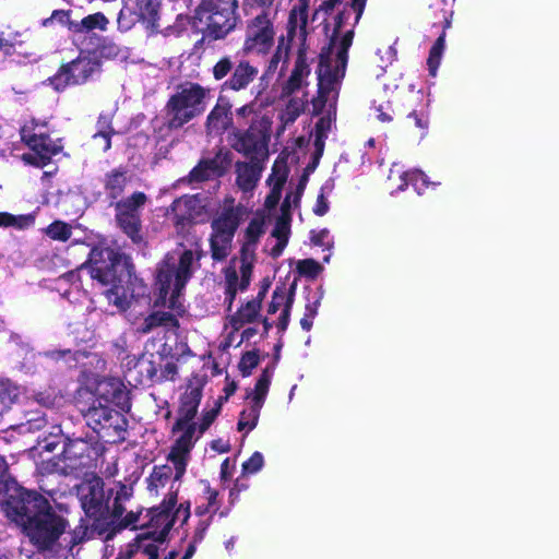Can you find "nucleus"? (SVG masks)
Listing matches in <instances>:
<instances>
[{"label":"nucleus","mask_w":559,"mask_h":559,"mask_svg":"<svg viewBox=\"0 0 559 559\" xmlns=\"http://www.w3.org/2000/svg\"><path fill=\"white\" fill-rule=\"evenodd\" d=\"M2 509L8 519L22 527L38 550L52 549L58 539L67 534L68 521L49 511L48 500L35 491L13 488Z\"/></svg>","instance_id":"nucleus-1"},{"label":"nucleus","mask_w":559,"mask_h":559,"mask_svg":"<svg viewBox=\"0 0 559 559\" xmlns=\"http://www.w3.org/2000/svg\"><path fill=\"white\" fill-rule=\"evenodd\" d=\"M259 68L248 60H240L234 68L229 79H227L223 88L234 92L243 91L258 78Z\"/></svg>","instance_id":"nucleus-25"},{"label":"nucleus","mask_w":559,"mask_h":559,"mask_svg":"<svg viewBox=\"0 0 559 559\" xmlns=\"http://www.w3.org/2000/svg\"><path fill=\"white\" fill-rule=\"evenodd\" d=\"M37 127L35 120H32L21 129L22 140L33 151V153L24 154L23 159L37 167H44L60 151V146L52 142L46 133L37 132Z\"/></svg>","instance_id":"nucleus-13"},{"label":"nucleus","mask_w":559,"mask_h":559,"mask_svg":"<svg viewBox=\"0 0 559 559\" xmlns=\"http://www.w3.org/2000/svg\"><path fill=\"white\" fill-rule=\"evenodd\" d=\"M311 0H288L290 29L308 23Z\"/></svg>","instance_id":"nucleus-35"},{"label":"nucleus","mask_w":559,"mask_h":559,"mask_svg":"<svg viewBox=\"0 0 559 559\" xmlns=\"http://www.w3.org/2000/svg\"><path fill=\"white\" fill-rule=\"evenodd\" d=\"M251 5L260 9L262 12L260 14H266V16H270V14L273 12L276 14L278 4L277 0H250Z\"/></svg>","instance_id":"nucleus-53"},{"label":"nucleus","mask_w":559,"mask_h":559,"mask_svg":"<svg viewBox=\"0 0 559 559\" xmlns=\"http://www.w3.org/2000/svg\"><path fill=\"white\" fill-rule=\"evenodd\" d=\"M202 393L198 388H192L187 391L181 397V405L179 409V418L176 424L178 425H197L192 421L194 418L199 404L201 402Z\"/></svg>","instance_id":"nucleus-27"},{"label":"nucleus","mask_w":559,"mask_h":559,"mask_svg":"<svg viewBox=\"0 0 559 559\" xmlns=\"http://www.w3.org/2000/svg\"><path fill=\"white\" fill-rule=\"evenodd\" d=\"M217 415V411L216 409H211L207 413H205L203 415V418H202V424L199 426V428L197 427V431L198 433H200L202 436V433L210 427V425L214 421L215 417Z\"/></svg>","instance_id":"nucleus-61"},{"label":"nucleus","mask_w":559,"mask_h":559,"mask_svg":"<svg viewBox=\"0 0 559 559\" xmlns=\"http://www.w3.org/2000/svg\"><path fill=\"white\" fill-rule=\"evenodd\" d=\"M198 200L194 197H185L176 200L173 204V211L176 217V224L185 227L192 223L200 211H197Z\"/></svg>","instance_id":"nucleus-29"},{"label":"nucleus","mask_w":559,"mask_h":559,"mask_svg":"<svg viewBox=\"0 0 559 559\" xmlns=\"http://www.w3.org/2000/svg\"><path fill=\"white\" fill-rule=\"evenodd\" d=\"M146 202L143 192H135L129 198L115 203V221L118 228L134 243H144L141 211Z\"/></svg>","instance_id":"nucleus-10"},{"label":"nucleus","mask_w":559,"mask_h":559,"mask_svg":"<svg viewBox=\"0 0 559 559\" xmlns=\"http://www.w3.org/2000/svg\"><path fill=\"white\" fill-rule=\"evenodd\" d=\"M263 455L260 452H254L251 457L242 464V468L246 473H257L263 466Z\"/></svg>","instance_id":"nucleus-52"},{"label":"nucleus","mask_w":559,"mask_h":559,"mask_svg":"<svg viewBox=\"0 0 559 559\" xmlns=\"http://www.w3.org/2000/svg\"><path fill=\"white\" fill-rule=\"evenodd\" d=\"M292 306H293V302H288V305L282 309V313L280 316L278 323H277V326L281 331H285L288 325Z\"/></svg>","instance_id":"nucleus-62"},{"label":"nucleus","mask_w":559,"mask_h":559,"mask_svg":"<svg viewBox=\"0 0 559 559\" xmlns=\"http://www.w3.org/2000/svg\"><path fill=\"white\" fill-rule=\"evenodd\" d=\"M236 117L238 119H248V118H251V121L253 119H259L258 116L255 115V103L254 102H251L249 104H246L239 108L236 109Z\"/></svg>","instance_id":"nucleus-58"},{"label":"nucleus","mask_w":559,"mask_h":559,"mask_svg":"<svg viewBox=\"0 0 559 559\" xmlns=\"http://www.w3.org/2000/svg\"><path fill=\"white\" fill-rule=\"evenodd\" d=\"M259 356L253 352H247L240 360L239 368L243 376H249L251 371L258 366Z\"/></svg>","instance_id":"nucleus-49"},{"label":"nucleus","mask_w":559,"mask_h":559,"mask_svg":"<svg viewBox=\"0 0 559 559\" xmlns=\"http://www.w3.org/2000/svg\"><path fill=\"white\" fill-rule=\"evenodd\" d=\"M274 35L271 17L266 14H258L247 27L243 52L265 53L273 45Z\"/></svg>","instance_id":"nucleus-17"},{"label":"nucleus","mask_w":559,"mask_h":559,"mask_svg":"<svg viewBox=\"0 0 559 559\" xmlns=\"http://www.w3.org/2000/svg\"><path fill=\"white\" fill-rule=\"evenodd\" d=\"M31 215H13L7 212H0V227H15L24 229L33 224Z\"/></svg>","instance_id":"nucleus-42"},{"label":"nucleus","mask_w":559,"mask_h":559,"mask_svg":"<svg viewBox=\"0 0 559 559\" xmlns=\"http://www.w3.org/2000/svg\"><path fill=\"white\" fill-rule=\"evenodd\" d=\"M20 390L10 381H0V415L7 412L17 400Z\"/></svg>","instance_id":"nucleus-39"},{"label":"nucleus","mask_w":559,"mask_h":559,"mask_svg":"<svg viewBox=\"0 0 559 559\" xmlns=\"http://www.w3.org/2000/svg\"><path fill=\"white\" fill-rule=\"evenodd\" d=\"M330 191H331V187L329 185H324L321 188L320 193L317 198L316 205L313 207L314 214H317L319 216H323L324 214L328 213L329 202H328V198H326L325 193L330 192Z\"/></svg>","instance_id":"nucleus-50"},{"label":"nucleus","mask_w":559,"mask_h":559,"mask_svg":"<svg viewBox=\"0 0 559 559\" xmlns=\"http://www.w3.org/2000/svg\"><path fill=\"white\" fill-rule=\"evenodd\" d=\"M445 34L444 32L437 38L432 45L429 57L427 60L429 73L435 76L437 74L438 67L445 47Z\"/></svg>","instance_id":"nucleus-41"},{"label":"nucleus","mask_w":559,"mask_h":559,"mask_svg":"<svg viewBox=\"0 0 559 559\" xmlns=\"http://www.w3.org/2000/svg\"><path fill=\"white\" fill-rule=\"evenodd\" d=\"M289 221L290 217L286 215H282L275 224V227L272 231V237L276 238L277 243L271 249V254L273 257H278L282 254L284 248L288 242L289 235Z\"/></svg>","instance_id":"nucleus-38"},{"label":"nucleus","mask_w":559,"mask_h":559,"mask_svg":"<svg viewBox=\"0 0 559 559\" xmlns=\"http://www.w3.org/2000/svg\"><path fill=\"white\" fill-rule=\"evenodd\" d=\"M222 175L217 158L201 160L190 173V181L200 182Z\"/></svg>","instance_id":"nucleus-37"},{"label":"nucleus","mask_w":559,"mask_h":559,"mask_svg":"<svg viewBox=\"0 0 559 559\" xmlns=\"http://www.w3.org/2000/svg\"><path fill=\"white\" fill-rule=\"evenodd\" d=\"M140 514H141V511L138 508L135 510L127 509L124 514L119 520H115V521L124 527H128V526L136 527L140 522Z\"/></svg>","instance_id":"nucleus-51"},{"label":"nucleus","mask_w":559,"mask_h":559,"mask_svg":"<svg viewBox=\"0 0 559 559\" xmlns=\"http://www.w3.org/2000/svg\"><path fill=\"white\" fill-rule=\"evenodd\" d=\"M396 173L399 180L401 183L397 186V190L402 191L407 187L408 183H412L415 190L418 193H421L424 188L428 187L429 181L427 176L420 170H412V171H401L400 169L392 168L390 170L389 180H393V174Z\"/></svg>","instance_id":"nucleus-33"},{"label":"nucleus","mask_w":559,"mask_h":559,"mask_svg":"<svg viewBox=\"0 0 559 559\" xmlns=\"http://www.w3.org/2000/svg\"><path fill=\"white\" fill-rule=\"evenodd\" d=\"M287 179V170L284 165L275 164L272 170L271 176L267 179L269 185L271 186V192L266 197L265 206L269 209H273L277 205L282 188Z\"/></svg>","instance_id":"nucleus-32"},{"label":"nucleus","mask_w":559,"mask_h":559,"mask_svg":"<svg viewBox=\"0 0 559 559\" xmlns=\"http://www.w3.org/2000/svg\"><path fill=\"white\" fill-rule=\"evenodd\" d=\"M120 254L110 248H94L90 253L88 272L92 280L97 281L100 285H112L105 292V297L109 304L117 309L123 311L131 306V299L124 289L116 285L117 267L120 264Z\"/></svg>","instance_id":"nucleus-6"},{"label":"nucleus","mask_w":559,"mask_h":559,"mask_svg":"<svg viewBox=\"0 0 559 559\" xmlns=\"http://www.w3.org/2000/svg\"><path fill=\"white\" fill-rule=\"evenodd\" d=\"M160 0H127L118 15V26L128 31L135 22H142L151 32L158 27Z\"/></svg>","instance_id":"nucleus-14"},{"label":"nucleus","mask_w":559,"mask_h":559,"mask_svg":"<svg viewBox=\"0 0 559 559\" xmlns=\"http://www.w3.org/2000/svg\"><path fill=\"white\" fill-rule=\"evenodd\" d=\"M307 25L308 23L305 26L290 29L289 19L287 20L288 38L290 40L298 39L300 44L290 75L283 85V94L286 96L304 91L309 84L308 79L311 74V63L314 61L317 53L310 49L307 43Z\"/></svg>","instance_id":"nucleus-9"},{"label":"nucleus","mask_w":559,"mask_h":559,"mask_svg":"<svg viewBox=\"0 0 559 559\" xmlns=\"http://www.w3.org/2000/svg\"><path fill=\"white\" fill-rule=\"evenodd\" d=\"M87 426L94 431L112 429L116 432L124 430L126 420L121 413L109 407V404L94 401L87 409L82 411Z\"/></svg>","instance_id":"nucleus-20"},{"label":"nucleus","mask_w":559,"mask_h":559,"mask_svg":"<svg viewBox=\"0 0 559 559\" xmlns=\"http://www.w3.org/2000/svg\"><path fill=\"white\" fill-rule=\"evenodd\" d=\"M190 516V504L189 503H180L177 508L171 510L173 524L180 522L181 524L186 523Z\"/></svg>","instance_id":"nucleus-54"},{"label":"nucleus","mask_w":559,"mask_h":559,"mask_svg":"<svg viewBox=\"0 0 559 559\" xmlns=\"http://www.w3.org/2000/svg\"><path fill=\"white\" fill-rule=\"evenodd\" d=\"M288 302H293V295L287 296L284 292L275 290L272 296V301L269 305L267 312L275 313L281 308H285Z\"/></svg>","instance_id":"nucleus-48"},{"label":"nucleus","mask_w":559,"mask_h":559,"mask_svg":"<svg viewBox=\"0 0 559 559\" xmlns=\"http://www.w3.org/2000/svg\"><path fill=\"white\" fill-rule=\"evenodd\" d=\"M126 185V175L115 170L107 175L105 189L111 199H116L123 192Z\"/></svg>","instance_id":"nucleus-40"},{"label":"nucleus","mask_w":559,"mask_h":559,"mask_svg":"<svg viewBox=\"0 0 559 559\" xmlns=\"http://www.w3.org/2000/svg\"><path fill=\"white\" fill-rule=\"evenodd\" d=\"M235 66L229 57H224L216 62L213 67V76L215 80L221 81L231 73Z\"/></svg>","instance_id":"nucleus-46"},{"label":"nucleus","mask_w":559,"mask_h":559,"mask_svg":"<svg viewBox=\"0 0 559 559\" xmlns=\"http://www.w3.org/2000/svg\"><path fill=\"white\" fill-rule=\"evenodd\" d=\"M254 263V260H245L241 254L230 260L229 265L225 269L226 294L230 301L237 292H242L249 286Z\"/></svg>","instance_id":"nucleus-21"},{"label":"nucleus","mask_w":559,"mask_h":559,"mask_svg":"<svg viewBox=\"0 0 559 559\" xmlns=\"http://www.w3.org/2000/svg\"><path fill=\"white\" fill-rule=\"evenodd\" d=\"M132 496L133 487L131 485L118 483L108 514H110L114 520H119L127 511L128 503L131 501Z\"/></svg>","instance_id":"nucleus-34"},{"label":"nucleus","mask_w":559,"mask_h":559,"mask_svg":"<svg viewBox=\"0 0 559 559\" xmlns=\"http://www.w3.org/2000/svg\"><path fill=\"white\" fill-rule=\"evenodd\" d=\"M76 495L86 515L100 519L109 513L112 491H105L102 478L92 476L84 479L76 486Z\"/></svg>","instance_id":"nucleus-12"},{"label":"nucleus","mask_w":559,"mask_h":559,"mask_svg":"<svg viewBox=\"0 0 559 559\" xmlns=\"http://www.w3.org/2000/svg\"><path fill=\"white\" fill-rule=\"evenodd\" d=\"M193 261L192 250L166 254L157 269L156 285L159 293L155 300V307H167L171 310L181 308L179 296L192 275Z\"/></svg>","instance_id":"nucleus-3"},{"label":"nucleus","mask_w":559,"mask_h":559,"mask_svg":"<svg viewBox=\"0 0 559 559\" xmlns=\"http://www.w3.org/2000/svg\"><path fill=\"white\" fill-rule=\"evenodd\" d=\"M248 215L249 210L245 205L235 204L234 199H225L211 223L210 245L215 261H223L229 255L235 234Z\"/></svg>","instance_id":"nucleus-4"},{"label":"nucleus","mask_w":559,"mask_h":559,"mask_svg":"<svg viewBox=\"0 0 559 559\" xmlns=\"http://www.w3.org/2000/svg\"><path fill=\"white\" fill-rule=\"evenodd\" d=\"M110 135H111V131H103V130H100L97 133H95L94 139L95 140H103V150L107 151L111 146Z\"/></svg>","instance_id":"nucleus-64"},{"label":"nucleus","mask_w":559,"mask_h":559,"mask_svg":"<svg viewBox=\"0 0 559 559\" xmlns=\"http://www.w3.org/2000/svg\"><path fill=\"white\" fill-rule=\"evenodd\" d=\"M177 325L178 321L173 313L167 311H154L136 325V332L148 334L159 326L175 328Z\"/></svg>","instance_id":"nucleus-31"},{"label":"nucleus","mask_w":559,"mask_h":559,"mask_svg":"<svg viewBox=\"0 0 559 559\" xmlns=\"http://www.w3.org/2000/svg\"><path fill=\"white\" fill-rule=\"evenodd\" d=\"M217 495L218 492L211 488L209 485L204 488V498L206 499V509L202 510L201 507H198L195 512L198 515H206L210 514V518L216 512L217 510Z\"/></svg>","instance_id":"nucleus-45"},{"label":"nucleus","mask_w":559,"mask_h":559,"mask_svg":"<svg viewBox=\"0 0 559 559\" xmlns=\"http://www.w3.org/2000/svg\"><path fill=\"white\" fill-rule=\"evenodd\" d=\"M174 431L178 433V437L171 447L168 460L177 469V477H182L190 460V452L201 435L197 431V425L176 424Z\"/></svg>","instance_id":"nucleus-18"},{"label":"nucleus","mask_w":559,"mask_h":559,"mask_svg":"<svg viewBox=\"0 0 559 559\" xmlns=\"http://www.w3.org/2000/svg\"><path fill=\"white\" fill-rule=\"evenodd\" d=\"M131 551L140 552L147 555L148 559H157L158 557V548L156 544L146 535L139 536L134 544L131 545Z\"/></svg>","instance_id":"nucleus-43"},{"label":"nucleus","mask_w":559,"mask_h":559,"mask_svg":"<svg viewBox=\"0 0 559 559\" xmlns=\"http://www.w3.org/2000/svg\"><path fill=\"white\" fill-rule=\"evenodd\" d=\"M261 302L252 299L243 305L230 319V324L234 330H239L247 323L253 322L260 312Z\"/></svg>","instance_id":"nucleus-36"},{"label":"nucleus","mask_w":559,"mask_h":559,"mask_svg":"<svg viewBox=\"0 0 559 559\" xmlns=\"http://www.w3.org/2000/svg\"><path fill=\"white\" fill-rule=\"evenodd\" d=\"M236 185L243 193H250L257 187L262 167L260 164L251 159V162H237L235 164Z\"/></svg>","instance_id":"nucleus-26"},{"label":"nucleus","mask_w":559,"mask_h":559,"mask_svg":"<svg viewBox=\"0 0 559 559\" xmlns=\"http://www.w3.org/2000/svg\"><path fill=\"white\" fill-rule=\"evenodd\" d=\"M287 56H288L287 47H283L282 45H280L269 62L267 71L269 72L275 71L281 61L286 62Z\"/></svg>","instance_id":"nucleus-55"},{"label":"nucleus","mask_w":559,"mask_h":559,"mask_svg":"<svg viewBox=\"0 0 559 559\" xmlns=\"http://www.w3.org/2000/svg\"><path fill=\"white\" fill-rule=\"evenodd\" d=\"M46 234L53 240L67 241L71 237L72 230L71 226L67 223L56 221L47 227Z\"/></svg>","instance_id":"nucleus-44"},{"label":"nucleus","mask_w":559,"mask_h":559,"mask_svg":"<svg viewBox=\"0 0 559 559\" xmlns=\"http://www.w3.org/2000/svg\"><path fill=\"white\" fill-rule=\"evenodd\" d=\"M92 447L82 439H68L60 455L41 463V473L80 476L92 465Z\"/></svg>","instance_id":"nucleus-8"},{"label":"nucleus","mask_w":559,"mask_h":559,"mask_svg":"<svg viewBox=\"0 0 559 559\" xmlns=\"http://www.w3.org/2000/svg\"><path fill=\"white\" fill-rule=\"evenodd\" d=\"M267 122L253 119L246 131L234 129L228 134L230 146L238 153L257 160L267 153Z\"/></svg>","instance_id":"nucleus-11"},{"label":"nucleus","mask_w":559,"mask_h":559,"mask_svg":"<svg viewBox=\"0 0 559 559\" xmlns=\"http://www.w3.org/2000/svg\"><path fill=\"white\" fill-rule=\"evenodd\" d=\"M100 62L96 55H80L75 60L64 64L52 79L56 90L68 85L85 83L95 73L99 72Z\"/></svg>","instance_id":"nucleus-15"},{"label":"nucleus","mask_w":559,"mask_h":559,"mask_svg":"<svg viewBox=\"0 0 559 559\" xmlns=\"http://www.w3.org/2000/svg\"><path fill=\"white\" fill-rule=\"evenodd\" d=\"M299 200V193H288L286 197H285V200L282 204V215H286L289 217V211L292 209V205H296L297 202Z\"/></svg>","instance_id":"nucleus-60"},{"label":"nucleus","mask_w":559,"mask_h":559,"mask_svg":"<svg viewBox=\"0 0 559 559\" xmlns=\"http://www.w3.org/2000/svg\"><path fill=\"white\" fill-rule=\"evenodd\" d=\"M329 230L323 229L312 235L311 240L314 245L324 246L329 245Z\"/></svg>","instance_id":"nucleus-63"},{"label":"nucleus","mask_w":559,"mask_h":559,"mask_svg":"<svg viewBox=\"0 0 559 559\" xmlns=\"http://www.w3.org/2000/svg\"><path fill=\"white\" fill-rule=\"evenodd\" d=\"M408 121L413 122L423 132L428 128V118L424 111H412L407 116Z\"/></svg>","instance_id":"nucleus-57"},{"label":"nucleus","mask_w":559,"mask_h":559,"mask_svg":"<svg viewBox=\"0 0 559 559\" xmlns=\"http://www.w3.org/2000/svg\"><path fill=\"white\" fill-rule=\"evenodd\" d=\"M373 109L377 112V118L379 121H381V122L392 121L391 106L389 103L374 105Z\"/></svg>","instance_id":"nucleus-59"},{"label":"nucleus","mask_w":559,"mask_h":559,"mask_svg":"<svg viewBox=\"0 0 559 559\" xmlns=\"http://www.w3.org/2000/svg\"><path fill=\"white\" fill-rule=\"evenodd\" d=\"M109 24L108 19L100 12L90 14L80 21H69L68 28L74 34H87L95 29L105 32Z\"/></svg>","instance_id":"nucleus-30"},{"label":"nucleus","mask_w":559,"mask_h":559,"mask_svg":"<svg viewBox=\"0 0 559 559\" xmlns=\"http://www.w3.org/2000/svg\"><path fill=\"white\" fill-rule=\"evenodd\" d=\"M177 503H169V500H163L159 507L152 510L151 524L158 533L159 537H164L174 526L171 510Z\"/></svg>","instance_id":"nucleus-28"},{"label":"nucleus","mask_w":559,"mask_h":559,"mask_svg":"<svg viewBox=\"0 0 559 559\" xmlns=\"http://www.w3.org/2000/svg\"><path fill=\"white\" fill-rule=\"evenodd\" d=\"M231 107L229 98L219 94L215 106L206 117L205 128L209 134L221 135L233 127Z\"/></svg>","instance_id":"nucleus-23"},{"label":"nucleus","mask_w":559,"mask_h":559,"mask_svg":"<svg viewBox=\"0 0 559 559\" xmlns=\"http://www.w3.org/2000/svg\"><path fill=\"white\" fill-rule=\"evenodd\" d=\"M298 270L301 274L316 276L320 271V265L316 261L308 259L298 263Z\"/></svg>","instance_id":"nucleus-56"},{"label":"nucleus","mask_w":559,"mask_h":559,"mask_svg":"<svg viewBox=\"0 0 559 559\" xmlns=\"http://www.w3.org/2000/svg\"><path fill=\"white\" fill-rule=\"evenodd\" d=\"M134 369L147 380H152L156 374V368L154 367L153 361L145 356H142L136 360Z\"/></svg>","instance_id":"nucleus-47"},{"label":"nucleus","mask_w":559,"mask_h":559,"mask_svg":"<svg viewBox=\"0 0 559 559\" xmlns=\"http://www.w3.org/2000/svg\"><path fill=\"white\" fill-rule=\"evenodd\" d=\"M210 90L198 83L186 82L178 86L166 105V122L170 129H179L202 115L207 105Z\"/></svg>","instance_id":"nucleus-5"},{"label":"nucleus","mask_w":559,"mask_h":559,"mask_svg":"<svg viewBox=\"0 0 559 559\" xmlns=\"http://www.w3.org/2000/svg\"><path fill=\"white\" fill-rule=\"evenodd\" d=\"M272 377L273 368H265L259 377L254 389L247 394L249 403L248 406L240 413L237 425L239 431L249 432L255 428L260 417L261 408L269 392Z\"/></svg>","instance_id":"nucleus-16"},{"label":"nucleus","mask_w":559,"mask_h":559,"mask_svg":"<svg viewBox=\"0 0 559 559\" xmlns=\"http://www.w3.org/2000/svg\"><path fill=\"white\" fill-rule=\"evenodd\" d=\"M366 0H352L336 17L330 45L319 55L317 70L319 92L325 100L334 99L345 76L354 27L362 15Z\"/></svg>","instance_id":"nucleus-2"},{"label":"nucleus","mask_w":559,"mask_h":559,"mask_svg":"<svg viewBox=\"0 0 559 559\" xmlns=\"http://www.w3.org/2000/svg\"><path fill=\"white\" fill-rule=\"evenodd\" d=\"M180 479L181 477H177V469L174 472L171 466H155L147 478V490L150 493L158 496L163 489L167 488V497L164 500L177 503Z\"/></svg>","instance_id":"nucleus-22"},{"label":"nucleus","mask_w":559,"mask_h":559,"mask_svg":"<svg viewBox=\"0 0 559 559\" xmlns=\"http://www.w3.org/2000/svg\"><path fill=\"white\" fill-rule=\"evenodd\" d=\"M237 8V0H202L195 9L194 17L204 36L216 40L235 28Z\"/></svg>","instance_id":"nucleus-7"},{"label":"nucleus","mask_w":559,"mask_h":559,"mask_svg":"<svg viewBox=\"0 0 559 559\" xmlns=\"http://www.w3.org/2000/svg\"><path fill=\"white\" fill-rule=\"evenodd\" d=\"M86 388L95 396L96 401L114 404L122 411L130 407L129 392L117 378L94 379Z\"/></svg>","instance_id":"nucleus-19"},{"label":"nucleus","mask_w":559,"mask_h":559,"mask_svg":"<svg viewBox=\"0 0 559 559\" xmlns=\"http://www.w3.org/2000/svg\"><path fill=\"white\" fill-rule=\"evenodd\" d=\"M266 231V217L263 213H255L249 224L242 231L241 248L239 254L245 260L251 259L257 261V248L260 239Z\"/></svg>","instance_id":"nucleus-24"}]
</instances>
